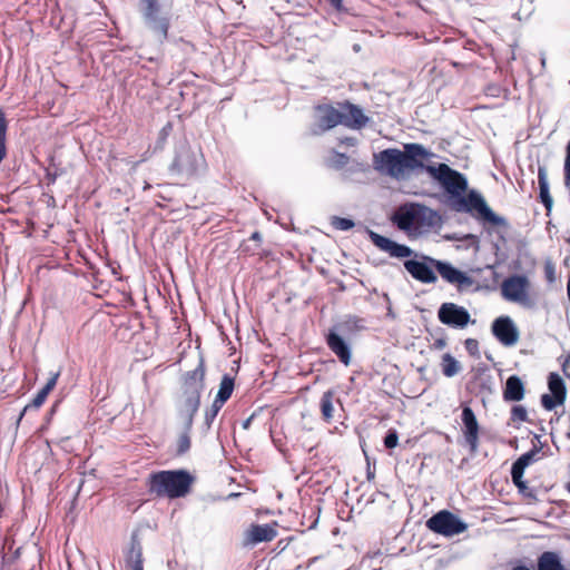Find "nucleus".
Segmentation results:
<instances>
[{"instance_id": "obj_1", "label": "nucleus", "mask_w": 570, "mask_h": 570, "mask_svg": "<svg viewBox=\"0 0 570 570\" xmlns=\"http://www.w3.org/2000/svg\"><path fill=\"white\" fill-rule=\"evenodd\" d=\"M205 362L203 357H199L198 365L181 377V393L175 404L177 417L181 423V432L177 439V455H183L190 449V432L194 417L200 406L202 393L205 389Z\"/></svg>"}, {"instance_id": "obj_2", "label": "nucleus", "mask_w": 570, "mask_h": 570, "mask_svg": "<svg viewBox=\"0 0 570 570\" xmlns=\"http://www.w3.org/2000/svg\"><path fill=\"white\" fill-rule=\"evenodd\" d=\"M194 476L187 470H167L151 473L149 492L159 498L177 499L190 491Z\"/></svg>"}, {"instance_id": "obj_3", "label": "nucleus", "mask_w": 570, "mask_h": 570, "mask_svg": "<svg viewBox=\"0 0 570 570\" xmlns=\"http://www.w3.org/2000/svg\"><path fill=\"white\" fill-rule=\"evenodd\" d=\"M205 167L206 163L202 151L193 149L187 144H181L176 147L169 173L173 176L188 179L200 174Z\"/></svg>"}, {"instance_id": "obj_4", "label": "nucleus", "mask_w": 570, "mask_h": 570, "mask_svg": "<svg viewBox=\"0 0 570 570\" xmlns=\"http://www.w3.org/2000/svg\"><path fill=\"white\" fill-rule=\"evenodd\" d=\"M452 205L458 212L470 213L479 219L489 222L493 225H500L503 223V219L491 210L482 195L475 190L469 191L466 196L462 194L453 202Z\"/></svg>"}, {"instance_id": "obj_5", "label": "nucleus", "mask_w": 570, "mask_h": 570, "mask_svg": "<svg viewBox=\"0 0 570 570\" xmlns=\"http://www.w3.org/2000/svg\"><path fill=\"white\" fill-rule=\"evenodd\" d=\"M426 171L432 178L442 185L453 202L456 200L468 189V181L465 177L462 174L451 169L445 164L428 166Z\"/></svg>"}, {"instance_id": "obj_6", "label": "nucleus", "mask_w": 570, "mask_h": 570, "mask_svg": "<svg viewBox=\"0 0 570 570\" xmlns=\"http://www.w3.org/2000/svg\"><path fill=\"white\" fill-rule=\"evenodd\" d=\"M141 14L145 26L154 33L159 42H164L168 37L170 19L163 14L159 0H141Z\"/></svg>"}, {"instance_id": "obj_7", "label": "nucleus", "mask_w": 570, "mask_h": 570, "mask_svg": "<svg viewBox=\"0 0 570 570\" xmlns=\"http://www.w3.org/2000/svg\"><path fill=\"white\" fill-rule=\"evenodd\" d=\"M531 283L524 275H512L505 278L501 284L502 297L512 303L524 307H532L534 301L530 295Z\"/></svg>"}, {"instance_id": "obj_8", "label": "nucleus", "mask_w": 570, "mask_h": 570, "mask_svg": "<svg viewBox=\"0 0 570 570\" xmlns=\"http://www.w3.org/2000/svg\"><path fill=\"white\" fill-rule=\"evenodd\" d=\"M426 527L444 537H453L464 532L468 524L448 510H442L426 521Z\"/></svg>"}, {"instance_id": "obj_9", "label": "nucleus", "mask_w": 570, "mask_h": 570, "mask_svg": "<svg viewBox=\"0 0 570 570\" xmlns=\"http://www.w3.org/2000/svg\"><path fill=\"white\" fill-rule=\"evenodd\" d=\"M428 155V151L417 144L405 145L403 151L394 149V171L422 167Z\"/></svg>"}, {"instance_id": "obj_10", "label": "nucleus", "mask_w": 570, "mask_h": 570, "mask_svg": "<svg viewBox=\"0 0 570 570\" xmlns=\"http://www.w3.org/2000/svg\"><path fill=\"white\" fill-rule=\"evenodd\" d=\"M431 257L414 254L412 258L405 259L403 266L405 271L416 281L431 284L435 283L438 277L430 263Z\"/></svg>"}, {"instance_id": "obj_11", "label": "nucleus", "mask_w": 570, "mask_h": 570, "mask_svg": "<svg viewBox=\"0 0 570 570\" xmlns=\"http://www.w3.org/2000/svg\"><path fill=\"white\" fill-rule=\"evenodd\" d=\"M438 317L442 324L459 328L471 322L469 312L454 303H443L438 311Z\"/></svg>"}, {"instance_id": "obj_12", "label": "nucleus", "mask_w": 570, "mask_h": 570, "mask_svg": "<svg viewBox=\"0 0 570 570\" xmlns=\"http://www.w3.org/2000/svg\"><path fill=\"white\" fill-rule=\"evenodd\" d=\"M548 386L551 394H543L541 403L546 410L551 411L564 403L567 391L563 380L557 373H550Z\"/></svg>"}, {"instance_id": "obj_13", "label": "nucleus", "mask_w": 570, "mask_h": 570, "mask_svg": "<svg viewBox=\"0 0 570 570\" xmlns=\"http://www.w3.org/2000/svg\"><path fill=\"white\" fill-rule=\"evenodd\" d=\"M344 334L332 327L328 330L325 340L328 348L337 356L341 363L348 365L352 357L350 343L343 337Z\"/></svg>"}, {"instance_id": "obj_14", "label": "nucleus", "mask_w": 570, "mask_h": 570, "mask_svg": "<svg viewBox=\"0 0 570 570\" xmlns=\"http://www.w3.org/2000/svg\"><path fill=\"white\" fill-rule=\"evenodd\" d=\"M492 332L505 346H513L519 341V331L509 316L498 317L492 324Z\"/></svg>"}, {"instance_id": "obj_15", "label": "nucleus", "mask_w": 570, "mask_h": 570, "mask_svg": "<svg viewBox=\"0 0 570 570\" xmlns=\"http://www.w3.org/2000/svg\"><path fill=\"white\" fill-rule=\"evenodd\" d=\"M342 124V115L340 107L335 108L331 105H321L316 107V125L314 134H321Z\"/></svg>"}, {"instance_id": "obj_16", "label": "nucleus", "mask_w": 570, "mask_h": 570, "mask_svg": "<svg viewBox=\"0 0 570 570\" xmlns=\"http://www.w3.org/2000/svg\"><path fill=\"white\" fill-rule=\"evenodd\" d=\"M338 107L342 115V125L348 128L361 129L370 121L363 109L350 101L340 102Z\"/></svg>"}, {"instance_id": "obj_17", "label": "nucleus", "mask_w": 570, "mask_h": 570, "mask_svg": "<svg viewBox=\"0 0 570 570\" xmlns=\"http://www.w3.org/2000/svg\"><path fill=\"white\" fill-rule=\"evenodd\" d=\"M430 263L446 282L465 286L472 284V279L469 276H466L463 272L454 268L451 264L436 259H430Z\"/></svg>"}, {"instance_id": "obj_18", "label": "nucleus", "mask_w": 570, "mask_h": 570, "mask_svg": "<svg viewBox=\"0 0 570 570\" xmlns=\"http://www.w3.org/2000/svg\"><path fill=\"white\" fill-rule=\"evenodd\" d=\"M372 169L368 164L352 161L342 171L341 176L344 181L365 184L370 180Z\"/></svg>"}, {"instance_id": "obj_19", "label": "nucleus", "mask_w": 570, "mask_h": 570, "mask_svg": "<svg viewBox=\"0 0 570 570\" xmlns=\"http://www.w3.org/2000/svg\"><path fill=\"white\" fill-rule=\"evenodd\" d=\"M426 218L429 220V225H433L438 222L439 217L435 213L430 209L423 208L413 212H407L404 215L397 217L394 214V223L397 222V225L402 229L415 227L419 218Z\"/></svg>"}, {"instance_id": "obj_20", "label": "nucleus", "mask_w": 570, "mask_h": 570, "mask_svg": "<svg viewBox=\"0 0 570 570\" xmlns=\"http://www.w3.org/2000/svg\"><path fill=\"white\" fill-rule=\"evenodd\" d=\"M276 530L269 524H253L247 531L246 541L252 544L268 542L276 537Z\"/></svg>"}, {"instance_id": "obj_21", "label": "nucleus", "mask_w": 570, "mask_h": 570, "mask_svg": "<svg viewBox=\"0 0 570 570\" xmlns=\"http://www.w3.org/2000/svg\"><path fill=\"white\" fill-rule=\"evenodd\" d=\"M462 422L465 426V439L472 450L476 448L479 425L473 411L465 406L462 411Z\"/></svg>"}, {"instance_id": "obj_22", "label": "nucleus", "mask_w": 570, "mask_h": 570, "mask_svg": "<svg viewBox=\"0 0 570 570\" xmlns=\"http://www.w3.org/2000/svg\"><path fill=\"white\" fill-rule=\"evenodd\" d=\"M389 546L384 548V550L377 549L367 554L366 558L363 559L362 564L366 566L371 570H380L382 566H389L391 563V554L389 553Z\"/></svg>"}, {"instance_id": "obj_23", "label": "nucleus", "mask_w": 570, "mask_h": 570, "mask_svg": "<svg viewBox=\"0 0 570 570\" xmlns=\"http://www.w3.org/2000/svg\"><path fill=\"white\" fill-rule=\"evenodd\" d=\"M126 568L128 570H144L142 548L136 538L131 539L130 548L126 556Z\"/></svg>"}, {"instance_id": "obj_24", "label": "nucleus", "mask_w": 570, "mask_h": 570, "mask_svg": "<svg viewBox=\"0 0 570 570\" xmlns=\"http://www.w3.org/2000/svg\"><path fill=\"white\" fill-rule=\"evenodd\" d=\"M503 397L513 402L521 401L524 397V385L519 376L512 375L507 380Z\"/></svg>"}, {"instance_id": "obj_25", "label": "nucleus", "mask_w": 570, "mask_h": 570, "mask_svg": "<svg viewBox=\"0 0 570 570\" xmlns=\"http://www.w3.org/2000/svg\"><path fill=\"white\" fill-rule=\"evenodd\" d=\"M538 184L540 189V199L547 210H550L553 205V199L549 191L548 171L546 166H539L538 169Z\"/></svg>"}, {"instance_id": "obj_26", "label": "nucleus", "mask_w": 570, "mask_h": 570, "mask_svg": "<svg viewBox=\"0 0 570 570\" xmlns=\"http://www.w3.org/2000/svg\"><path fill=\"white\" fill-rule=\"evenodd\" d=\"M373 169L382 175L392 177V148L374 154Z\"/></svg>"}, {"instance_id": "obj_27", "label": "nucleus", "mask_w": 570, "mask_h": 570, "mask_svg": "<svg viewBox=\"0 0 570 570\" xmlns=\"http://www.w3.org/2000/svg\"><path fill=\"white\" fill-rule=\"evenodd\" d=\"M333 327L345 335L356 334L357 332L365 330L366 325L363 318L356 316H347L344 321L335 324Z\"/></svg>"}, {"instance_id": "obj_28", "label": "nucleus", "mask_w": 570, "mask_h": 570, "mask_svg": "<svg viewBox=\"0 0 570 570\" xmlns=\"http://www.w3.org/2000/svg\"><path fill=\"white\" fill-rule=\"evenodd\" d=\"M234 387H235L234 377H232L229 374H224L222 377L219 389H218L215 400L218 403L225 404L227 402V400L232 396Z\"/></svg>"}, {"instance_id": "obj_29", "label": "nucleus", "mask_w": 570, "mask_h": 570, "mask_svg": "<svg viewBox=\"0 0 570 570\" xmlns=\"http://www.w3.org/2000/svg\"><path fill=\"white\" fill-rule=\"evenodd\" d=\"M538 570H564L554 552H544L539 559Z\"/></svg>"}, {"instance_id": "obj_30", "label": "nucleus", "mask_w": 570, "mask_h": 570, "mask_svg": "<svg viewBox=\"0 0 570 570\" xmlns=\"http://www.w3.org/2000/svg\"><path fill=\"white\" fill-rule=\"evenodd\" d=\"M334 393L333 391H326L323 393L320 402L321 412L323 419L330 422L333 419L334 406H333Z\"/></svg>"}, {"instance_id": "obj_31", "label": "nucleus", "mask_w": 570, "mask_h": 570, "mask_svg": "<svg viewBox=\"0 0 570 570\" xmlns=\"http://www.w3.org/2000/svg\"><path fill=\"white\" fill-rule=\"evenodd\" d=\"M223 405H224L223 403H218L216 400H214L210 407H208L205 411L204 422L202 424L203 433L206 434L210 430L212 424H213L214 420L216 419L218 412L223 407Z\"/></svg>"}, {"instance_id": "obj_32", "label": "nucleus", "mask_w": 570, "mask_h": 570, "mask_svg": "<svg viewBox=\"0 0 570 570\" xmlns=\"http://www.w3.org/2000/svg\"><path fill=\"white\" fill-rule=\"evenodd\" d=\"M366 233L377 248L392 256V238L382 236L372 230H366Z\"/></svg>"}, {"instance_id": "obj_33", "label": "nucleus", "mask_w": 570, "mask_h": 570, "mask_svg": "<svg viewBox=\"0 0 570 570\" xmlns=\"http://www.w3.org/2000/svg\"><path fill=\"white\" fill-rule=\"evenodd\" d=\"M461 370L460 363L450 354H444L442 357V372L445 376L452 377Z\"/></svg>"}, {"instance_id": "obj_34", "label": "nucleus", "mask_w": 570, "mask_h": 570, "mask_svg": "<svg viewBox=\"0 0 570 570\" xmlns=\"http://www.w3.org/2000/svg\"><path fill=\"white\" fill-rule=\"evenodd\" d=\"M350 163L351 161L348 156L337 151H333L332 156L326 160L327 167L342 171L348 166Z\"/></svg>"}, {"instance_id": "obj_35", "label": "nucleus", "mask_w": 570, "mask_h": 570, "mask_svg": "<svg viewBox=\"0 0 570 570\" xmlns=\"http://www.w3.org/2000/svg\"><path fill=\"white\" fill-rule=\"evenodd\" d=\"M535 455H537V451L527 452V453L522 454L513 463L512 466L515 468V474H517L515 478L520 476L521 473H524V469L533 462Z\"/></svg>"}, {"instance_id": "obj_36", "label": "nucleus", "mask_w": 570, "mask_h": 570, "mask_svg": "<svg viewBox=\"0 0 570 570\" xmlns=\"http://www.w3.org/2000/svg\"><path fill=\"white\" fill-rule=\"evenodd\" d=\"M8 129V121L3 110L0 109V163L4 159L7 155L6 148V135Z\"/></svg>"}, {"instance_id": "obj_37", "label": "nucleus", "mask_w": 570, "mask_h": 570, "mask_svg": "<svg viewBox=\"0 0 570 570\" xmlns=\"http://www.w3.org/2000/svg\"><path fill=\"white\" fill-rule=\"evenodd\" d=\"M331 225L338 230H350L355 226V223L351 218L333 216Z\"/></svg>"}, {"instance_id": "obj_38", "label": "nucleus", "mask_w": 570, "mask_h": 570, "mask_svg": "<svg viewBox=\"0 0 570 570\" xmlns=\"http://www.w3.org/2000/svg\"><path fill=\"white\" fill-rule=\"evenodd\" d=\"M46 399L47 396L39 391L33 397V400L23 407L22 412L19 415L18 422L22 420L26 412L29 411L30 409H39L45 403Z\"/></svg>"}, {"instance_id": "obj_39", "label": "nucleus", "mask_w": 570, "mask_h": 570, "mask_svg": "<svg viewBox=\"0 0 570 570\" xmlns=\"http://www.w3.org/2000/svg\"><path fill=\"white\" fill-rule=\"evenodd\" d=\"M171 130H173V125L170 122H167L159 130L158 138H157L156 146H155L156 149H163L164 148V146L166 144V140H167L168 136L170 135Z\"/></svg>"}, {"instance_id": "obj_40", "label": "nucleus", "mask_w": 570, "mask_h": 570, "mask_svg": "<svg viewBox=\"0 0 570 570\" xmlns=\"http://www.w3.org/2000/svg\"><path fill=\"white\" fill-rule=\"evenodd\" d=\"M394 257H400V258H412L414 256L415 253H413V250L405 246V245H400V244H396L394 243Z\"/></svg>"}, {"instance_id": "obj_41", "label": "nucleus", "mask_w": 570, "mask_h": 570, "mask_svg": "<svg viewBox=\"0 0 570 570\" xmlns=\"http://www.w3.org/2000/svg\"><path fill=\"white\" fill-rule=\"evenodd\" d=\"M511 417L513 421L525 422L528 421L527 410L521 405H517L512 409Z\"/></svg>"}, {"instance_id": "obj_42", "label": "nucleus", "mask_w": 570, "mask_h": 570, "mask_svg": "<svg viewBox=\"0 0 570 570\" xmlns=\"http://www.w3.org/2000/svg\"><path fill=\"white\" fill-rule=\"evenodd\" d=\"M59 375H60V372L51 373V376L47 381L46 385L40 390V392L43 393L46 396H48L49 393L56 386Z\"/></svg>"}, {"instance_id": "obj_43", "label": "nucleus", "mask_w": 570, "mask_h": 570, "mask_svg": "<svg viewBox=\"0 0 570 570\" xmlns=\"http://www.w3.org/2000/svg\"><path fill=\"white\" fill-rule=\"evenodd\" d=\"M564 184L570 186V141L567 145L566 159H564Z\"/></svg>"}, {"instance_id": "obj_44", "label": "nucleus", "mask_w": 570, "mask_h": 570, "mask_svg": "<svg viewBox=\"0 0 570 570\" xmlns=\"http://www.w3.org/2000/svg\"><path fill=\"white\" fill-rule=\"evenodd\" d=\"M511 475H512V480L514 482V484L518 487V488H524V482H523V473L520 474V476L515 478L517 474H515V468L512 466L511 469Z\"/></svg>"}, {"instance_id": "obj_45", "label": "nucleus", "mask_w": 570, "mask_h": 570, "mask_svg": "<svg viewBox=\"0 0 570 570\" xmlns=\"http://www.w3.org/2000/svg\"><path fill=\"white\" fill-rule=\"evenodd\" d=\"M465 347L471 354H474L478 351V341L473 338H468L465 341Z\"/></svg>"}, {"instance_id": "obj_46", "label": "nucleus", "mask_w": 570, "mask_h": 570, "mask_svg": "<svg viewBox=\"0 0 570 570\" xmlns=\"http://www.w3.org/2000/svg\"><path fill=\"white\" fill-rule=\"evenodd\" d=\"M383 443L387 450H392V429L386 431L383 438Z\"/></svg>"}, {"instance_id": "obj_47", "label": "nucleus", "mask_w": 570, "mask_h": 570, "mask_svg": "<svg viewBox=\"0 0 570 570\" xmlns=\"http://www.w3.org/2000/svg\"><path fill=\"white\" fill-rule=\"evenodd\" d=\"M357 142V139L355 137H343L340 138V144L346 145V146H355Z\"/></svg>"}, {"instance_id": "obj_48", "label": "nucleus", "mask_w": 570, "mask_h": 570, "mask_svg": "<svg viewBox=\"0 0 570 570\" xmlns=\"http://www.w3.org/2000/svg\"><path fill=\"white\" fill-rule=\"evenodd\" d=\"M333 7L335 10L340 11L343 8V0H325Z\"/></svg>"}, {"instance_id": "obj_49", "label": "nucleus", "mask_w": 570, "mask_h": 570, "mask_svg": "<svg viewBox=\"0 0 570 570\" xmlns=\"http://www.w3.org/2000/svg\"><path fill=\"white\" fill-rule=\"evenodd\" d=\"M60 175H61V171H58V170H55L53 173L52 171L47 173V177L50 183H55L56 179L58 178V176H60Z\"/></svg>"}, {"instance_id": "obj_50", "label": "nucleus", "mask_w": 570, "mask_h": 570, "mask_svg": "<svg viewBox=\"0 0 570 570\" xmlns=\"http://www.w3.org/2000/svg\"><path fill=\"white\" fill-rule=\"evenodd\" d=\"M255 417V414H252L249 417H247L243 423H242V426L244 430H248L250 424H252V421L254 420Z\"/></svg>"}, {"instance_id": "obj_51", "label": "nucleus", "mask_w": 570, "mask_h": 570, "mask_svg": "<svg viewBox=\"0 0 570 570\" xmlns=\"http://www.w3.org/2000/svg\"><path fill=\"white\" fill-rule=\"evenodd\" d=\"M383 296L387 302V306H386L387 315H391L392 314V303L390 301L389 294L384 293Z\"/></svg>"}, {"instance_id": "obj_52", "label": "nucleus", "mask_w": 570, "mask_h": 570, "mask_svg": "<svg viewBox=\"0 0 570 570\" xmlns=\"http://www.w3.org/2000/svg\"><path fill=\"white\" fill-rule=\"evenodd\" d=\"M563 371L566 375L570 379V357L564 362Z\"/></svg>"}, {"instance_id": "obj_53", "label": "nucleus", "mask_w": 570, "mask_h": 570, "mask_svg": "<svg viewBox=\"0 0 570 570\" xmlns=\"http://www.w3.org/2000/svg\"><path fill=\"white\" fill-rule=\"evenodd\" d=\"M252 240H255V242H261L262 240V235L259 232H254L252 235H250V238Z\"/></svg>"}, {"instance_id": "obj_54", "label": "nucleus", "mask_w": 570, "mask_h": 570, "mask_svg": "<svg viewBox=\"0 0 570 570\" xmlns=\"http://www.w3.org/2000/svg\"><path fill=\"white\" fill-rule=\"evenodd\" d=\"M547 274L550 281L553 279V268L551 266H547Z\"/></svg>"}, {"instance_id": "obj_55", "label": "nucleus", "mask_w": 570, "mask_h": 570, "mask_svg": "<svg viewBox=\"0 0 570 570\" xmlns=\"http://www.w3.org/2000/svg\"><path fill=\"white\" fill-rule=\"evenodd\" d=\"M372 478H374V474H373V472H371L370 466H368L367 468V479L371 480Z\"/></svg>"}, {"instance_id": "obj_56", "label": "nucleus", "mask_w": 570, "mask_h": 570, "mask_svg": "<svg viewBox=\"0 0 570 570\" xmlns=\"http://www.w3.org/2000/svg\"><path fill=\"white\" fill-rule=\"evenodd\" d=\"M393 444H394V446H396V444H397V435H396L395 433H394V441H393Z\"/></svg>"}, {"instance_id": "obj_57", "label": "nucleus", "mask_w": 570, "mask_h": 570, "mask_svg": "<svg viewBox=\"0 0 570 570\" xmlns=\"http://www.w3.org/2000/svg\"><path fill=\"white\" fill-rule=\"evenodd\" d=\"M513 570H529V569H527V568H524V567H519V568H515V569H513Z\"/></svg>"}, {"instance_id": "obj_58", "label": "nucleus", "mask_w": 570, "mask_h": 570, "mask_svg": "<svg viewBox=\"0 0 570 570\" xmlns=\"http://www.w3.org/2000/svg\"><path fill=\"white\" fill-rule=\"evenodd\" d=\"M353 48H354V50H355V51H358V50H360V46H358V45H354V47H353Z\"/></svg>"}, {"instance_id": "obj_59", "label": "nucleus", "mask_w": 570, "mask_h": 570, "mask_svg": "<svg viewBox=\"0 0 570 570\" xmlns=\"http://www.w3.org/2000/svg\"><path fill=\"white\" fill-rule=\"evenodd\" d=\"M316 522H317V519L314 521V523L312 525H309V529H313L315 527Z\"/></svg>"}, {"instance_id": "obj_60", "label": "nucleus", "mask_w": 570, "mask_h": 570, "mask_svg": "<svg viewBox=\"0 0 570 570\" xmlns=\"http://www.w3.org/2000/svg\"><path fill=\"white\" fill-rule=\"evenodd\" d=\"M386 216L390 220H392V213H389Z\"/></svg>"}, {"instance_id": "obj_61", "label": "nucleus", "mask_w": 570, "mask_h": 570, "mask_svg": "<svg viewBox=\"0 0 570 570\" xmlns=\"http://www.w3.org/2000/svg\"><path fill=\"white\" fill-rule=\"evenodd\" d=\"M541 63H542V66L546 65V59L544 58L541 59Z\"/></svg>"}, {"instance_id": "obj_62", "label": "nucleus", "mask_w": 570, "mask_h": 570, "mask_svg": "<svg viewBox=\"0 0 570 570\" xmlns=\"http://www.w3.org/2000/svg\"><path fill=\"white\" fill-rule=\"evenodd\" d=\"M56 406H57V405H53V406L51 407V413H53V412H55Z\"/></svg>"}, {"instance_id": "obj_63", "label": "nucleus", "mask_w": 570, "mask_h": 570, "mask_svg": "<svg viewBox=\"0 0 570 570\" xmlns=\"http://www.w3.org/2000/svg\"><path fill=\"white\" fill-rule=\"evenodd\" d=\"M567 490L570 492V482L567 484Z\"/></svg>"}]
</instances>
